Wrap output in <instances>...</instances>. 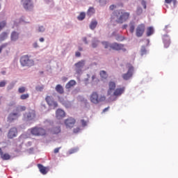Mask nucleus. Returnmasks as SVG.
<instances>
[{
    "instance_id": "obj_1",
    "label": "nucleus",
    "mask_w": 178,
    "mask_h": 178,
    "mask_svg": "<svg viewBox=\"0 0 178 178\" xmlns=\"http://www.w3.org/2000/svg\"><path fill=\"white\" fill-rule=\"evenodd\" d=\"M126 88L118 87L116 88V82L111 81L108 82V89L107 90V97H108V101L113 102L116 101L119 97H121L122 94H124Z\"/></svg>"
},
{
    "instance_id": "obj_2",
    "label": "nucleus",
    "mask_w": 178,
    "mask_h": 178,
    "mask_svg": "<svg viewBox=\"0 0 178 178\" xmlns=\"http://www.w3.org/2000/svg\"><path fill=\"white\" fill-rule=\"evenodd\" d=\"M128 19H130V13L126 12L124 10H118L113 13L111 23L113 26H116V24H123V23L127 22Z\"/></svg>"
},
{
    "instance_id": "obj_3",
    "label": "nucleus",
    "mask_w": 178,
    "mask_h": 178,
    "mask_svg": "<svg viewBox=\"0 0 178 178\" xmlns=\"http://www.w3.org/2000/svg\"><path fill=\"white\" fill-rule=\"evenodd\" d=\"M102 45H104L106 49H109L111 51H123V52H126L127 49L124 48V44H119L118 42L109 43L108 42H102Z\"/></svg>"
},
{
    "instance_id": "obj_4",
    "label": "nucleus",
    "mask_w": 178,
    "mask_h": 178,
    "mask_svg": "<svg viewBox=\"0 0 178 178\" xmlns=\"http://www.w3.org/2000/svg\"><path fill=\"white\" fill-rule=\"evenodd\" d=\"M106 99V97L104 95H100L97 93V92H92L90 96V101L92 104L95 105H98V104H101V102H104Z\"/></svg>"
},
{
    "instance_id": "obj_5",
    "label": "nucleus",
    "mask_w": 178,
    "mask_h": 178,
    "mask_svg": "<svg viewBox=\"0 0 178 178\" xmlns=\"http://www.w3.org/2000/svg\"><path fill=\"white\" fill-rule=\"evenodd\" d=\"M20 63L22 66H34V60L30 59V57H29L27 55L21 57Z\"/></svg>"
},
{
    "instance_id": "obj_6",
    "label": "nucleus",
    "mask_w": 178,
    "mask_h": 178,
    "mask_svg": "<svg viewBox=\"0 0 178 178\" xmlns=\"http://www.w3.org/2000/svg\"><path fill=\"white\" fill-rule=\"evenodd\" d=\"M126 67L128 69L127 73L122 74V79L124 80H129L131 77L133 76V73L134 72V67L130 63L126 65Z\"/></svg>"
},
{
    "instance_id": "obj_7",
    "label": "nucleus",
    "mask_w": 178,
    "mask_h": 178,
    "mask_svg": "<svg viewBox=\"0 0 178 178\" xmlns=\"http://www.w3.org/2000/svg\"><path fill=\"white\" fill-rule=\"evenodd\" d=\"M31 133L33 136H45L47 131L42 127H33L31 129Z\"/></svg>"
},
{
    "instance_id": "obj_8",
    "label": "nucleus",
    "mask_w": 178,
    "mask_h": 178,
    "mask_svg": "<svg viewBox=\"0 0 178 178\" xmlns=\"http://www.w3.org/2000/svg\"><path fill=\"white\" fill-rule=\"evenodd\" d=\"M145 31V25L144 24H139L136 29V35L138 38L143 37Z\"/></svg>"
},
{
    "instance_id": "obj_9",
    "label": "nucleus",
    "mask_w": 178,
    "mask_h": 178,
    "mask_svg": "<svg viewBox=\"0 0 178 178\" xmlns=\"http://www.w3.org/2000/svg\"><path fill=\"white\" fill-rule=\"evenodd\" d=\"M86 65V60H81L78 63L74 64L75 66V72L78 74H80L82 72L83 67Z\"/></svg>"
},
{
    "instance_id": "obj_10",
    "label": "nucleus",
    "mask_w": 178,
    "mask_h": 178,
    "mask_svg": "<svg viewBox=\"0 0 178 178\" xmlns=\"http://www.w3.org/2000/svg\"><path fill=\"white\" fill-rule=\"evenodd\" d=\"M65 124L67 129H73V127H74V124H76V119L69 118L65 120Z\"/></svg>"
},
{
    "instance_id": "obj_11",
    "label": "nucleus",
    "mask_w": 178,
    "mask_h": 178,
    "mask_svg": "<svg viewBox=\"0 0 178 178\" xmlns=\"http://www.w3.org/2000/svg\"><path fill=\"white\" fill-rule=\"evenodd\" d=\"M45 99L49 106H53V108H58V103L54 101V97L51 96H47Z\"/></svg>"
},
{
    "instance_id": "obj_12",
    "label": "nucleus",
    "mask_w": 178,
    "mask_h": 178,
    "mask_svg": "<svg viewBox=\"0 0 178 178\" xmlns=\"http://www.w3.org/2000/svg\"><path fill=\"white\" fill-rule=\"evenodd\" d=\"M35 118V111L31 110L29 113L24 114V118L26 120H33Z\"/></svg>"
},
{
    "instance_id": "obj_13",
    "label": "nucleus",
    "mask_w": 178,
    "mask_h": 178,
    "mask_svg": "<svg viewBox=\"0 0 178 178\" xmlns=\"http://www.w3.org/2000/svg\"><path fill=\"white\" fill-rule=\"evenodd\" d=\"M17 119H19V114L15 113H11L8 115L7 121L9 123H12V122H15V120H17Z\"/></svg>"
},
{
    "instance_id": "obj_14",
    "label": "nucleus",
    "mask_w": 178,
    "mask_h": 178,
    "mask_svg": "<svg viewBox=\"0 0 178 178\" xmlns=\"http://www.w3.org/2000/svg\"><path fill=\"white\" fill-rule=\"evenodd\" d=\"M17 136V129L16 127L11 128L8 134V138H15Z\"/></svg>"
},
{
    "instance_id": "obj_15",
    "label": "nucleus",
    "mask_w": 178,
    "mask_h": 178,
    "mask_svg": "<svg viewBox=\"0 0 178 178\" xmlns=\"http://www.w3.org/2000/svg\"><path fill=\"white\" fill-rule=\"evenodd\" d=\"M22 6L24 9H25V10H27L28 12H31V10L34 9V3H33V1L22 4Z\"/></svg>"
},
{
    "instance_id": "obj_16",
    "label": "nucleus",
    "mask_w": 178,
    "mask_h": 178,
    "mask_svg": "<svg viewBox=\"0 0 178 178\" xmlns=\"http://www.w3.org/2000/svg\"><path fill=\"white\" fill-rule=\"evenodd\" d=\"M38 168L42 175H47L49 172V168L44 167L42 164H38Z\"/></svg>"
},
{
    "instance_id": "obj_17",
    "label": "nucleus",
    "mask_w": 178,
    "mask_h": 178,
    "mask_svg": "<svg viewBox=\"0 0 178 178\" xmlns=\"http://www.w3.org/2000/svg\"><path fill=\"white\" fill-rule=\"evenodd\" d=\"M163 41L165 48H169V45H170V38H169V35H164L163 36Z\"/></svg>"
},
{
    "instance_id": "obj_18",
    "label": "nucleus",
    "mask_w": 178,
    "mask_h": 178,
    "mask_svg": "<svg viewBox=\"0 0 178 178\" xmlns=\"http://www.w3.org/2000/svg\"><path fill=\"white\" fill-rule=\"evenodd\" d=\"M57 119H63L66 116V113L62 109H58L56 112Z\"/></svg>"
},
{
    "instance_id": "obj_19",
    "label": "nucleus",
    "mask_w": 178,
    "mask_h": 178,
    "mask_svg": "<svg viewBox=\"0 0 178 178\" xmlns=\"http://www.w3.org/2000/svg\"><path fill=\"white\" fill-rule=\"evenodd\" d=\"M0 156L3 161H9V159H10V154L8 153L3 154L1 148H0Z\"/></svg>"
},
{
    "instance_id": "obj_20",
    "label": "nucleus",
    "mask_w": 178,
    "mask_h": 178,
    "mask_svg": "<svg viewBox=\"0 0 178 178\" xmlns=\"http://www.w3.org/2000/svg\"><path fill=\"white\" fill-rule=\"evenodd\" d=\"M55 90L58 94H65V89H63V86H62L60 84L56 86Z\"/></svg>"
},
{
    "instance_id": "obj_21",
    "label": "nucleus",
    "mask_w": 178,
    "mask_h": 178,
    "mask_svg": "<svg viewBox=\"0 0 178 178\" xmlns=\"http://www.w3.org/2000/svg\"><path fill=\"white\" fill-rule=\"evenodd\" d=\"M76 86V81L74 80H70L66 85L65 88L67 90H69L70 88H72V87H74Z\"/></svg>"
},
{
    "instance_id": "obj_22",
    "label": "nucleus",
    "mask_w": 178,
    "mask_h": 178,
    "mask_svg": "<svg viewBox=\"0 0 178 178\" xmlns=\"http://www.w3.org/2000/svg\"><path fill=\"white\" fill-rule=\"evenodd\" d=\"M17 40H19V33L16 31H13L11 33V40L16 41Z\"/></svg>"
},
{
    "instance_id": "obj_23",
    "label": "nucleus",
    "mask_w": 178,
    "mask_h": 178,
    "mask_svg": "<svg viewBox=\"0 0 178 178\" xmlns=\"http://www.w3.org/2000/svg\"><path fill=\"white\" fill-rule=\"evenodd\" d=\"M97 24H98V22H97V20H92L90 24V29L95 30V27H97Z\"/></svg>"
},
{
    "instance_id": "obj_24",
    "label": "nucleus",
    "mask_w": 178,
    "mask_h": 178,
    "mask_svg": "<svg viewBox=\"0 0 178 178\" xmlns=\"http://www.w3.org/2000/svg\"><path fill=\"white\" fill-rule=\"evenodd\" d=\"M146 34L147 37L152 35V34H154V28H152V26L148 27Z\"/></svg>"
},
{
    "instance_id": "obj_25",
    "label": "nucleus",
    "mask_w": 178,
    "mask_h": 178,
    "mask_svg": "<svg viewBox=\"0 0 178 178\" xmlns=\"http://www.w3.org/2000/svg\"><path fill=\"white\" fill-rule=\"evenodd\" d=\"M60 127H56L51 129V133L53 134H59L60 133Z\"/></svg>"
},
{
    "instance_id": "obj_26",
    "label": "nucleus",
    "mask_w": 178,
    "mask_h": 178,
    "mask_svg": "<svg viewBox=\"0 0 178 178\" xmlns=\"http://www.w3.org/2000/svg\"><path fill=\"white\" fill-rule=\"evenodd\" d=\"M8 33L6 32H3L1 35H0V41H4V40H6V38H8Z\"/></svg>"
},
{
    "instance_id": "obj_27",
    "label": "nucleus",
    "mask_w": 178,
    "mask_h": 178,
    "mask_svg": "<svg viewBox=\"0 0 178 178\" xmlns=\"http://www.w3.org/2000/svg\"><path fill=\"white\" fill-rule=\"evenodd\" d=\"M88 123V118H86V119L81 120V124L82 127H86Z\"/></svg>"
},
{
    "instance_id": "obj_28",
    "label": "nucleus",
    "mask_w": 178,
    "mask_h": 178,
    "mask_svg": "<svg viewBox=\"0 0 178 178\" xmlns=\"http://www.w3.org/2000/svg\"><path fill=\"white\" fill-rule=\"evenodd\" d=\"M94 13H95V9L92 7L89 8L87 13L88 16H92V15H94Z\"/></svg>"
},
{
    "instance_id": "obj_29",
    "label": "nucleus",
    "mask_w": 178,
    "mask_h": 178,
    "mask_svg": "<svg viewBox=\"0 0 178 178\" xmlns=\"http://www.w3.org/2000/svg\"><path fill=\"white\" fill-rule=\"evenodd\" d=\"M135 29H136V26L134 25V23L131 22L129 24V31H130V33H131V34H133V33H134Z\"/></svg>"
},
{
    "instance_id": "obj_30",
    "label": "nucleus",
    "mask_w": 178,
    "mask_h": 178,
    "mask_svg": "<svg viewBox=\"0 0 178 178\" xmlns=\"http://www.w3.org/2000/svg\"><path fill=\"white\" fill-rule=\"evenodd\" d=\"M100 76L102 79H108V74L104 70L100 71Z\"/></svg>"
},
{
    "instance_id": "obj_31",
    "label": "nucleus",
    "mask_w": 178,
    "mask_h": 178,
    "mask_svg": "<svg viewBox=\"0 0 178 178\" xmlns=\"http://www.w3.org/2000/svg\"><path fill=\"white\" fill-rule=\"evenodd\" d=\"M78 20H84L86 19V13H81L77 17Z\"/></svg>"
},
{
    "instance_id": "obj_32",
    "label": "nucleus",
    "mask_w": 178,
    "mask_h": 178,
    "mask_svg": "<svg viewBox=\"0 0 178 178\" xmlns=\"http://www.w3.org/2000/svg\"><path fill=\"white\" fill-rule=\"evenodd\" d=\"M173 3V5H176L177 3V0H165V3L170 5V3Z\"/></svg>"
},
{
    "instance_id": "obj_33",
    "label": "nucleus",
    "mask_w": 178,
    "mask_h": 178,
    "mask_svg": "<svg viewBox=\"0 0 178 178\" xmlns=\"http://www.w3.org/2000/svg\"><path fill=\"white\" fill-rule=\"evenodd\" d=\"M29 97H30V95H29V93L22 94L20 96V99H22V100L27 99V98H29Z\"/></svg>"
},
{
    "instance_id": "obj_34",
    "label": "nucleus",
    "mask_w": 178,
    "mask_h": 178,
    "mask_svg": "<svg viewBox=\"0 0 178 178\" xmlns=\"http://www.w3.org/2000/svg\"><path fill=\"white\" fill-rule=\"evenodd\" d=\"M18 92L19 94H23L24 92H26V88L24 86L19 88Z\"/></svg>"
},
{
    "instance_id": "obj_35",
    "label": "nucleus",
    "mask_w": 178,
    "mask_h": 178,
    "mask_svg": "<svg viewBox=\"0 0 178 178\" xmlns=\"http://www.w3.org/2000/svg\"><path fill=\"white\" fill-rule=\"evenodd\" d=\"M6 26V21H3L0 22V31L3 29L4 27Z\"/></svg>"
},
{
    "instance_id": "obj_36",
    "label": "nucleus",
    "mask_w": 178,
    "mask_h": 178,
    "mask_svg": "<svg viewBox=\"0 0 178 178\" xmlns=\"http://www.w3.org/2000/svg\"><path fill=\"white\" fill-rule=\"evenodd\" d=\"M143 13V8L141 7H138L136 10V15H140Z\"/></svg>"
},
{
    "instance_id": "obj_37",
    "label": "nucleus",
    "mask_w": 178,
    "mask_h": 178,
    "mask_svg": "<svg viewBox=\"0 0 178 178\" xmlns=\"http://www.w3.org/2000/svg\"><path fill=\"white\" fill-rule=\"evenodd\" d=\"M8 47V43H4L0 46V54L2 52V49H5Z\"/></svg>"
},
{
    "instance_id": "obj_38",
    "label": "nucleus",
    "mask_w": 178,
    "mask_h": 178,
    "mask_svg": "<svg viewBox=\"0 0 178 178\" xmlns=\"http://www.w3.org/2000/svg\"><path fill=\"white\" fill-rule=\"evenodd\" d=\"M17 111L19 112H23V111H26V106H20L17 107Z\"/></svg>"
},
{
    "instance_id": "obj_39",
    "label": "nucleus",
    "mask_w": 178,
    "mask_h": 178,
    "mask_svg": "<svg viewBox=\"0 0 178 178\" xmlns=\"http://www.w3.org/2000/svg\"><path fill=\"white\" fill-rule=\"evenodd\" d=\"M30 2H33L32 0H21L22 5H24L26 3H29Z\"/></svg>"
},
{
    "instance_id": "obj_40",
    "label": "nucleus",
    "mask_w": 178,
    "mask_h": 178,
    "mask_svg": "<svg viewBox=\"0 0 178 178\" xmlns=\"http://www.w3.org/2000/svg\"><path fill=\"white\" fill-rule=\"evenodd\" d=\"M141 5L143 6L144 9H147V1L145 0L141 1Z\"/></svg>"
},
{
    "instance_id": "obj_41",
    "label": "nucleus",
    "mask_w": 178,
    "mask_h": 178,
    "mask_svg": "<svg viewBox=\"0 0 178 178\" xmlns=\"http://www.w3.org/2000/svg\"><path fill=\"white\" fill-rule=\"evenodd\" d=\"M98 42H99V41H94L92 43V48H97V47H98Z\"/></svg>"
},
{
    "instance_id": "obj_42",
    "label": "nucleus",
    "mask_w": 178,
    "mask_h": 178,
    "mask_svg": "<svg viewBox=\"0 0 178 178\" xmlns=\"http://www.w3.org/2000/svg\"><path fill=\"white\" fill-rule=\"evenodd\" d=\"M147 54V49L145 47H143L141 48V55H145Z\"/></svg>"
},
{
    "instance_id": "obj_43",
    "label": "nucleus",
    "mask_w": 178,
    "mask_h": 178,
    "mask_svg": "<svg viewBox=\"0 0 178 178\" xmlns=\"http://www.w3.org/2000/svg\"><path fill=\"white\" fill-rule=\"evenodd\" d=\"M36 91H42V90H44V86H37L35 88Z\"/></svg>"
},
{
    "instance_id": "obj_44",
    "label": "nucleus",
    "mask_w": 178,
    "mask_h": 178,
    "mask_svg": "<svg viewBox=\"0 0 178 178\" xmlns=\"http://www.w3.org/2000/svg\"><path fill=\"white\" fill-rule=\"evenodd\" d=\"M73 131H74V133L75 134H77V133L80 132V128L79 127H76V128L74 129Z\"/></svg>"
},
{
    "instance_id": "obj_45",
    "label": "nucleus",
    "mask_w": 178,
    "mask_h": 178,
    "mask_svg": "<svg viewBox=\"0 0 178 178\" xmlns=\"http://www.w3.org/2000/svg\"><path fill=\"white\" fill-rule=\"evenodd\" d=\"M38 31L40 33H42L43 31H45V28H44V26H40L39 29H38Z\"/></svg>"
},
{
    "instance_id": "obj_46",
    "label": "nucleus",
    "mask_w": 178,
    "mask_h": 178,
    "mask_svg": "<svg viewBox=\"0 0 178 178\" xmlns=\"http://www.w3.org/2000/svg\"><path fill=\"white\" fill-rule=\"evenodd\" d=\"M6 86V81H2L0 82V87H5Z\"/></svg>"
},
{
    "instance_id": "obj_47",
    "label": "nucleus",
    "mask_w": 178,
    "mask_h": 178,
    "mask_svg": "<svg viewBox=\"0 0 178 178\" xmlns=\"http://www.w3.org/2000/svg\"><path fill=\"white\" fill-rule=\"evenodd\" d=\"M69 152H70V154H74L75 152H77V149H70Z\"/></svg>"
},
{
    "instance_id": "obj_48",
    "label": "nucleus",
    "mask_w": 178,
    "mask_h": 178,
    "mask_svg": "<svg viewBox=\"0 0 178 178\" xmlns=\"http://www.w3.org/2000/svg\"><path fill=\"white\" fill-rule=\"evenodd\" d=\"M75 56H76V58H80V56H81V53H80V51H76L75 53Z\"/></svg>"
},
{
    "instance_id": "obj_49",
    "label": "nucleus",
    "mask_w": 178,
    "mask_h": 178,
    "mask_svg": "<svg viewBox=\"0 0 178 178\" xmlns=\"http://www.w3.org/2000/svg\"><path fill=\"white\" fill-rule=\"evenodd\" d=\"M109 9L111 10H113L114 9H116V6L115 5H111V6H110Z\"/></svg>"
},
{
    "instance_id": "obj_50",
    "label": "nucleus",
    "mask_w": 178,
    "mask_h": 178,
    "mask_svg": "<svg viewBox=\"0 0 178 178\" xmlns=\"http://www.w3.org/2000/svg\"><path fill=\"white\" fill-rule=\"evenodd\" d=\"M60 148H62V147H57V148L54 149V154H58V152H59V149H60Z\"/></svg>"
},
{
    "instance_id": "obj_51",
    "label": "nucleus",
    "mask_w": 178,
    "mask_h": 178,
    "mask_svg": "<svg viewBox=\"0 0 178 178\" xmlns=\"http://www.w3.org/2000/svg\"><path fill=\"white\" fill-rule=\"evenodd\" d=\"M33 47L38 48V43H37V42L33 43Z\"/></svg>"
},
{
    "instance_id": "obj_52",
    "label": "nucleus",
    "mask_w": 178,
    "mask_h": 178,
    "mask_svg": "<svg viewBox=\"0 0 178 178\" xmlns=\"http://www.w3.org/2000/svg\"><path fill=\"white\" fill-rule=\"evenodd\" d=\"M108 109H109V106L107 107V108H105L103 110V113H105V112H106Z\"/></svg>"
},
{
    "instance_id": "obj_53",
    "label": "nucleus",
    "mask_w": 178,
    "mask_h": 178,
    "mask_svg": "<svg viewBox=\"0 0 178 178\" xmlns=\"http://www.w3.org/2000/svg\"><path fill=\"white\" fill-rule=\"evenodd\" d=\"M125 29H127V24H124V25L122 26V29H123V30H125Z\"/></svg>"
},
{
    "instance_id": "obj_54",
    "label": "nucleus",
    "mask_w": 178,
    "mask_h": 178,
    "mask_svg": "<svg viewBox=\"0 0 178 178\" xmlns=\"http://www.w3.org/2000/svg\"><path fill=\"white\" fill-rule=\"evenodd\" d=\"M83 41L85 42V44H88V42H87V38H83Z\"/></svg>"
},
{
    "instance_id": "obj_55",
    "label": "nucleus",
    "mask_w": 178,
    "mask_h": 178,
    "mask_svg": "<svg viewBox=\"0 0 178 178\" xmlns=\"http://www.w3.org/2000/svg\"><path fill=\"white\" fill-rule=\"evenodd\" d=\"M39 41H40V42H44V38H40L39 39Z\"/></svg>"
},
{
    "instance_id": "obj_56",
    "label": "nucleus",
    "mask_w": 178,
    "mask_h": 178,
    "mask_svg": "<svg viewBox=\"0 0 178 178\" xmlns=\"http://www.w3.org/2000/svg\"><path fill=\"white\" fill-rule=\"evenodd\" d=\"M108 0H100V2H104V3H106Z\"/></svg>"
},
{
    "instance_id": "obj_57",
    "label": "nucleus",
    "mask_w": 178,
    "mask_h": 178,
    "mask_svg": "<svg viewBox=\"0 0 178 178\" xmlns=\"http://www.w3.org/2000/svg\"><path fill=\"white\" fill-rule=\"evenodd\" d=\"M95 79H97V76L93 75V76H92V80H95Z\"/></svg>"
},
{
    "instance_id": "obj_58",
    "label": "nucleus",
    "mask_w": 178,
    "mask_h": 178,
    "mask_svg": "<svg viewBox=\"0 0 178 178\" xmlns=\"http://www.w3.org/2000/svg\"><path fill=\"white\" fill-rule=\"evenodd\" d=\"M12 88H13V86H8V90H12Z\"/></svg>"
},
{
    "instance_id": "obj_59",
    "label": "nucleus",
    "mask_w": 178,
    "mask_h": 178,
    "mask_svg": "<svg viewBox=\"0 0 178 178\" xmlns=\"http://www.w3.org/2000/svg\"><path fill=\"white\" fill-rule=\"evenodd\" d=\"M79 51H83V48L82 47H79Z\"/></svg>"
},
{
    "instance_id": "obj_60",
    "label": "nucleus",
    "mask_w": 178,
    "mask_h": 178,
    "mask_svg": "<svg viewBox=\"0 0 178 178\" xmlns=\"http://www.w3.org/2000/svg\"><path fill=\"white\" fill-rule=\"evenodd\" d=\"M63 80H64V81H66V80H67V78L64 77V78L63 79Z\"/></svg>"
},
{
    "instance_id": "obj_61",
    "label": "nucleus",
    "mask_w": 178,
    "mask_h": 178,
    "mask_svg": "<svg viewBox=\"0 0 178 178\" xmlns=\"http://www.w3.org/2000/svg\"><path fill=\"white\" fill-rule=\"evenodd\" d=\"M0 134H2V129H0Z\"/></svg>"
}]
</instances>
